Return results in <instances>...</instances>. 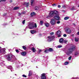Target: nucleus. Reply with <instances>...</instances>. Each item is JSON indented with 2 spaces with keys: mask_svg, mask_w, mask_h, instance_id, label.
<instances>
[{
  "mask_svg": "<svg viewBox=\"0 0 79 79\" xmlns=\"http://www.w3.org/2000/svg\"><path fill=\"white\" fill-rule=\"evenodd\" d=\"M48 50L49 52H53V49H52V48H49Z\"/></svg>",
  "mask_w": 79,
  "mask_h": 79,
  "instance_id": "18",
  "label": "nucleus"
},
{
  "mask_svg": "<svg viewBox=\"0 0 79 79\" xmlns=\"http://www.w3.org/2000/svg\"><path fill=\"white\" fill-rule=\"evenodd\" d=\"M71 10H76V8H75V7L74 6H73L72 8L71 9Z\"/></svg>",
  "mask_w": 79,
  "mask_h": 79,
  "instance_id": "29",
  "label": "nucleus"
},
{
  "mask_svg": "<svg viewBox=\"0 0 79 79\" xmlns=\"http://www.w3.org/2000/svg\"><path fill=\"white\" fill-rule=\"evenodd\" d=\"M43 23H44V22L42 21H41L40 22V23L41 26H42L43 25Z\"/></svg>",
  "mask_w": 79,
  "mask_h": 79,
  "instance_id": "22",
  "label": "nucleus"
},
{
  "mask_svg": "<svg viewBox=\"0 0 79 79\" xmlns=\"http://www.w3.org/2000/svg\"><path fill=\"white\" fill-rule=\"evenodd\" d=\"M31 50L34 53H35V51H36L35 50V48L34 47L32 48Z\"/></svg>",
  "mask_w": 79,
  "mask_h": 79,
  "instance_id": "15",
  "label": "nucleus"
},
{
  "mask_svg": "<svg viewBox=\"0 0 79 79\" xmlns=\"http://www.w3.org/2000/svg\"><path fill=\"white\" fill-rule=\"evenodd\" d=\"M69 64V62H66L64 63V65H67V64Z\"/></svg>",
  "mask_w": 79,
  "mask_h": 79,
  "instance_id": "27",
  "label": "nucleus"
},
{
  "mask_svg": "<svg viewBox=\"0 0 79 79\" xmlns=\"http://www.w3.org/2000/svg\"><path fill=\"white\" fill-rule=\"evenodd\" d=\"M19 9V7H15L14 8V10H18Z\"/></svg>",
  "mask_w": 79,
  "mask_h": 79,
  "instance_id": "21",
  "label": "nucleus"
},
{
  "mask_svg": "<svg viewBox=\"0 0 79 79\" xmlns=\"http://www.w3.org/2000/svg\"><path fill=\"white\" fill-rule=\"evenodd\" d=\"M49 17H53L56 20H59V12L56 10H52L49 13Z\"/></svg>",
  "mask_w": 79,
  "mask_h": 79,
  "instance_id": "1",
  "label": "nucleus"
},
{
  "mask_svg": "<svg viewBox=\"0 0 79 79\" xmlns=\"http://www.w3.org/2000/svg\"><path fill=\"white\" fill-rule=\"evenodd\" d=\"M45 26L46 27H48L49 26V23H45Z\"/></svg>",
  "mask_w": 79,
  "mask_h": 79,
  "instance_id": "20",
  "label": "nucleus"
},
{
  "mask_svg": "<svg viewBox=\"0 0 79 79\" xmlns=\"http://www.w3.org/2000/svg\"><path fill=\"white\" fill-rule=\"evenodd\" d=\"M53 34H54V33L53 32H52L50 33V35H53Z\"/></svg>",
  "mask_w": 79,
  "mask_h": 79,
  "instance_id": "38",
  "label": "nucleus"
},
{
  "mask_svg": "<svg viewBox=\"0 0 79 79\" xmlns=\"http://www.w3.org/2000/svg\"><path fill=\"white\" fill-rule=\"evenodd\" d=\"M48 52H49V51H48V49H46L44 51V52L46 53H48Z\"/></svg>",
  "mask_w": 79,
  "mask_h": 79,
  "instance_id": "25",
  "label": "nucleus"
},
{
  "mask_svg": "<svg viewBox=\"0 0 79 79\" xmlns=\"http://www.w3.org/2000/svg\"><path fill=\"white\" fill-rule=\"evenodd\" d=\"M69 60H71V56H70L69 57Z\"/></svg>",
  "mask_w": 79,
  "mask_h": 79,
  "instance_id": "37",
  "label": "nucleus"
},
{
  "mask_svg": "<svg viewBox=\"0 0 79 79\" xmlns=\"http://www.w3.org/2000/svg\"><path fill=\"white\" fill-rule=\"evenodd\" d=\"M6 15V14H4L3 15V16H5V15Z\"/></svg>",
  "mask_w": 79,
  "mask_h": 79,
  "instance_id": "49",
  "label": "nucleus"
},
{
  "mask_svg": "<svg viewBox=\"0 0 79 79\" xmlns=\"http://www.w3.org/2000/svg\"><path fill=\"white\" fill-rule=\"evenodd\" d=\"M57 24H60V21H58L57 22Z\"/></svg>",
  "mask_w": 79,
  "mask_h": 79,
  "instance_id": "42",
  "label": "nucleus"
},
{
  "mask_svg": "<svg viewBox=\"0 0 79 79\" xmlns=\"http://www.w3.org/2000/svg\"><path fill=\"white\" fill-rule=\"evenodd\" d=\"M35 27H37V24L35 23Z\"/></svg>",
  "mask_w": 79,
  "mask_h": 79,
  "instance_id": "39",
  "label": "nucleus"
},
{
  "mask_svg": "<svg viewBox=\"0 0 79 79\" xmlns=\"http://www.w3.org/2000/svg\"><path fill=\"white\" fill-rule=\"evenodd\" d=\"M2 64L3 65H2V66H3V65H5V64L3 63Z\"/></svg>",
  "mask_w": 79,
  "mask_h": 79,
  "instance_id": "50",
  "label": "nucleus"
},
{
  "mask_svg": "<svg viewBox=\"0 0 79 79\" xmlns=\"http://www.w3.org/2000/svg\"><path fill=\"white\" fill-rule=\"evenodd\" d=\"M75 40L76 42H78V40H79V39L78 38H75Z\"/></svg>",
  "mask_w": 79,
  "mask_h": 79,
  "instance_id": "26",
  "label": "nucleus"
},
{
  "mask_svg": "<svg viewBox=\"0 0 79 79\" xmlns=\"http://www.w3.org/2000/svg\"><path fill=\"white\" fill-rule=\"evenodd\" d=\"M35 10H39V7L36 6L35 8Z\"/></svg>",
  "mask_w": 79,
  "mask_h": 79,
  "instance_id": "28",
  "label": "nucleus"
},
{
  "mask_svg": "<svg viewBox=\"0 0 79 79\" xmlns=\"http://www.w3.org/2000/svg\"><path fill=\"white\" fill-rule=\"evenodd\" d=\"M35 15V13L34 12H32L31 14V16H34V15Z\"/></svg>",
  "mask_w": 79,
  "mask_h": 79,
  "instance_id": "19",
  "label": "nucleus"
},
{
  "mask_svg": "<svg viewBox=\"0 0 79 79\" xmlns=\"http://www.w3.org/2000/svg\"><path fill=\"white\" fill-rule=\"evenodd\" d=\"M31 6H33V5H34V0H31Z\"/></svg>",
  "mask_w": 79,
  "mask_h": 79,
  "instance_id": "13",
  "label": "nucleus"
},
{
  "mask_svg": "<svg viewBox=\"0 0 79 79\" xmlns=\"http://www.w3.org/2000/svg\"><path fill=\"white\" fill-rule=\"evenodd\" d=\"M78 7H79V5L78 6Z\"/></svg>",
  "mask_w": 79,
  "mask_h": 79,
  "instance_id": "52",
  "label": "nucleus"
},
{
  "mask_svg": "<svg viewBox=\"0 0 79 79\" xmlns=\"http://www.w3.org/2000/svg\"><path fill=\"white\" fill-rule=\"evenodd\" d=\"M74 50H75V47L73 46L67 50L65 52V53L67 55H69L71 54L72 52H73Z\"/></svg>",
  "mask_w": 79,
  "mask_h": 79,
  "instance_id": "2",
  "label": "nucleus"
},
{
  "mask_svg": "<svg viewBox=\"0 0 79 79\" xmlns=\"http://www.w3.org/2000/svg\"><path fill=\"white\" fill-rule=\"evenodd\" d=\"M23 13H19V16H21L22 14H23Z\"/></svg>",
  "mask_w": 79,
  "mask_h": 79,
  "instance_id": "33",
  "label": "nucleus"
},
{
  "mask_svg": "<svg viewBox=\"0 0 79 79\" xmlns=\"http://www.w3.org/2000/svg\"><path fill=\"white\" fill-rule=\"evenodd\" d=\"M69 17H66L64 18V20H67V19H69Z\"/></svg>",
  "mask_w": 79,
  "mask_h": 79,
  "instance_id": "24",
  "label": "nucleus"
},
{
  "mask_svg": "<svg viewBox=\"0 0 79 79\" xmlns=\"http://www.w3.org/2000/svg\"><path fill=\"white\" fill-rule=\"evenodd\" d=\"M41 52V50H39V53H40Z\"/></svg>",
  "mask_w": 79,
  "mask_h": 79,
  "instance_id": "47",
  "label": "nucleus"
},
{
  "mask_svg": "<svg viewBox=\"0 0 79 79\" xmlns=\"http://www.w3.org/2000/svg\"><path fill=\"white\" fill-rule=\"evenodd\" d=\"M16 52H17V53H18L19 52V50H18L17 49H16L15 50Z\"/></svg>",
  "mask_w": 79,
  "mask_h": 79,
  "instance_id": "40",
  "label": "nucleus"
},
{
  "mask_svg": "<svg viewBox=\"0 0 79 79\" xmlns=\"http://www.w3.org/2000/svg\"><path fill=\"white\" fill-rule=\"evenodd\" d=\"M56 34L58 35V37H61V31L59 30L56 32Z\"/></svg>",
  "mask_w": 79,
  "mask_h": 79,
  "instance_id": "9",
  "label": "nucleus"
},
{
  "mask_svg": "<svg viewBox=\"0 0 79 79\" xmlns=\"http://www.w3.org/2000/svg\"><path fill=\"white\" fill-rule=\"evenodd\" d=\"M30 32L32 34H34V33L35 32V31L34 30H31L30 31Z\"/></svg>",
  "mask_w": 79,
  "mask_h": 79,
  "instance_id": "17",
  "label": "nucleus"
},
{
  "mask_svg": "<svg viewBox=\"0 0 79 79\" xmlns=\"http://www.w3.org/2000/svg\"><path fill=\"white\" fill-rule=\"evenodd\" d=\"M58 8H60V7H61V6H60V5H58Z\"/></svg>",
  "mask_w": 79,
  "mask_h": 79,
  "instance_id": "45",
  "label": "nucleus"
},
{
  "mask_svg": "<svg viewBox=\"0 0 79 79\" xmlns=\"http://www.w3.org/2000/svg\"><path fill=\"white\" fill-rule=\"evenodd\" d=\"M5 2V1H6V0H0V2Z\"/></svg>",
  "mask_w": 79,
  "mask_h": 79,
  "instance_id": "41",
  "label": "nucleus"
},
{
  "mask_svg": "<svg viewBox=\"0 0 79 79\" xmlns=\"http://www.w3.org/2000/svg\"><path fill=\"white\" fill-rule=\"evenodd\" d=\"M74 25H75V24L74 23L73 24Z\"/></svg>",
  "mask_w": 79,
  "mask_h": 79,
  "instance_id": "51",
  "label": "nucleus"
},
{
  "mask_svg": "<svg viewBox=\"0 0 79 79\" xmlns=\"http://www.w3.org/2000/svg\"><path fill=\"white\" fill-rule=\"evenodd\" d=\"M19 66H23V64H19Z\"/></svg>",
  "mask_w": 79,
  "mask_h": 79,
  "instance_id": "31",
  "label": "nucleus"
},
{
  "mask_svg": "<svg viewBox=\"0 0 79 79\" xmlns=\"http://www.w3.org/2000/svg\"><path fill=\"white\" fill-rule=\"evenodd\" d=\"M5 50H6V49L5 48H2L0 47V53L3 52L4 53H6Z\"/></svg>",
  "mask_w": 79,
  "mask_h": 79,
  "instance_id": "8",
  "label": "nucleus"
},
{
  "mask_svg": "<svg viewBox=\"0 0 79 79\" xmlns=\"http://www.w3.org/2000/svg\"><path fill=\"white\" fill-rule=\"evenodd\" d=\"M78 54V53H76V54H75V55H77V54Z\"/></svg>",
  "mask_w": 79,
  "mask_h": 79,
  "instance_id": "48",
  "label": "nucleus"
},
{
  "mask_svg": "<svg viewBox=\"0 0 79 79\" xmlns=\"http://www.w3.org/2000/svg\"><path fill=\"white\" fill-rule=\"evenodd\" d=\"M46 77L45 76V74L43 73L41 74V77L40 79H46Z\"/></svg>",
  "mask_w": 79,
  "mask_h": 79,
  "instance_id": "11",
  "label": "nucleus"
},
{
  "mask_svg": "<svg viewBox=\"0 0 79 79\" xmlns=\"http://www.w3.org/2000/svg\"><path fill=\"white\" fill-rule=\"evenodd\" d=\"M67 42H68V40H64V44H66Z\"/></svg>",
  "mask_w": 79,
  "mask_h": 79,
  "instance_id": "35",
  "label": "nucleus"
},
{
  "mask_svg": "<svg viewBox=\"0 0 79 79\" xmlns=\"http://www.w3.org/2000/svg\"><path fill=\"white\" fill-rule=\"evenodd\" d=\"M48 42H51L55 39V36H48Z\"/></svg>",
  "mask_w": 79,
  "mask_h": 79,
  "instance_id": "6",
  "label": "nucleus"
},
{
  "mask_svg": "<svg viewBox=\"0 0 79 79\" xmlns=\"http://www.w3.org/2000/svg\"><path fill=\"white\" fill-rule=\"evenodd\" d=\"M65 6L64 5H63L62 6V8H65Z\"/></svg>",
  "mask_w": 79,
  "mask_h": 79,
  "instance_id": "46",
  "label": "nucleus"
},
{
  "mask_svg": "<svg viewBox=\"0 0 79 79\" xmlns=\"http://www.w3.org/2000/svg\"><path fill=\"white\" fill-rule=\"evenodd\" d=\"M21 55L22 56H26V52H22L21 53Z\"/></svg>",
  "mask_w": 79,
  "mask_h": 79,
  "instance_id": "12",
  "label": "nucleus"
},
{
  "mask_svg": "<svg viewBox=\"0 0 79 79\" xmlns=\"http://www.w3.org/2000/svg\"><path fill=\"white\" fill-rule=\"evenodd\" d=\"M27 28H29L31 29H33L34 28V25L32 23H30L28 26L26 27V29H27Z\"/></svg>",
  "mask_w": 79,
  "mask_h": 79,
  "instance_id": "4",
  "label": "nucleus"
},
{
  "mask_svg": "<svg viewBox=\"0 0 79 79\" xmlns=\"http://www.w3.org/2000/svg\"><path fill=\"white\" fill-rule=\"evenodd\" d=\"M63 36H64V37H66V34H64L63 35Z\"/></svg>",
  "mask_w": 79,
  "mask_h": 79,
  "instance_id": "44",
  "label": "nucleus"
},
{
  "mask_svg": "<svg viewBox=\"0 0 79 79\" xmlns=\"http://www.w3.org/2000/svg\"><path fill=\"white\" fill-rule=\"evenodd\" d=\"M6 68L8 69H10L11 72H12V71H13V67L12 66H7Z\"/></svg>",
  "mask_w": 79,
  "mask_h": 79,
  "instance_id": "10",
  "label": "nucleus"
},
{
  "mask_svg": "<svg viewBox=\"0 0 79 79\" xmlns=\"http://www.w3.org/2000/svg\"><path fill=\"white\" fill-rule=\"evenodd\" d=\"M32 70H30L29 71L28 76H31V75H32Z\"/></svg>",
  "mask_w": 79,
  "mask_h": 79,
  "instance_id": "16",
  "label": "nucleus"
},
{
  "mask_svg": "<svg viewBox=\"0 0 79 79\" xmlns=\"http://www.w3.org/2000/svg\"><path fill=\"white\" fill-rule=\"evenodd\" d=\"M22 76H23L24 77H27V76H26L25 75H22Z\"/></svg>",
  "mask_w": 79,
  "mask_h": 79,
  "instance_id": "36",
  "label": "nucleus"
},
{
  "mask_svg": "<svg viewBox=\"0 0 79 79\" xmlns=\"http://www.w3.org/2000/svg\"><path fill=\"white\" fill-rule=\"evenodd\" d=\"M63 41H64V40L63 38H60L59 40V42L60 43H63Z\"/></svg>",
  "mask_w": 79,
  "mask_h": 79,
  "instance_id": "14",
  "label": "nucleus"
},
{
  "mask_svg": "<svg viewBox=\"0 0 79 79\" xmlns=\"http://www.w3.org/2000/svg\"><path fill=\"white\" fill-rule=\"evenodd\" d=\"M15 76H16V74H15Z\"/></svg>",
  "mask_w": 79,
  "mask_h": 79,
  "instance_id": "53",
  "label": "nucleus"
},
{
  "mask_svg": "<svg viewBox=\"0 0 79 79\" xmlns=\"http://www.w3.org/2000/svg\"><path fill=\"white\" fill-rule=\"evenodd\" d=\"M7 60L8 61H10L11 60L12 58H15V56L12 54H8V56H7Z\"/></svg>",
  "mask_w": 79,
  "mask_h": 79,
  "instance_id": "3",
  "label": "nucleus"
},
{
  "mask_svg": "<svg viewBox=\"0 0 79 79\" xmlns=\"http://www.w3.org/2000/svg\"><path fill=\"white\" fill-rule=\"evenodd\" d=\"M22 23L23 24H24V23H25V20H24L23 21Z\"/></svg>",
  "mask_w": 79,
  "mask_h": 79,
  "instance_id": "34",
  "label": "nucleus"
},
{
  "mask_svg": "<svg viewBox=\"0 0 79 79\" xmlns=\"http://www.w3.org/2000/svg\"><path fill=\"white\" fill-rule=\"evenodd\" d=\"M22 47L23 49L24 50H26V47L25 46H23Z\"/></svg>",
  "mask_w": 79,
  "mask_h": 79,
  "instance_id": "30",
  "label": "nucleus"
},
{
  "mask_svg": "<svg viewBox=\"0 0 79 79\" xmlns=\"http://www.w3.org/2000/svg\"><path fill=\"white\" fill-rule=\"evenodd\" d=\"M24 5H26L27 6H28V5H29V2H25L24 3Z\"/></svg>",
  "mask_w": 79,
  "mask_h": 79,
  "instance_id": "23",
  "label": "nucleus"
},
{
  "mask_svg": "<svg viewBox=\"0 0 79 79\" xmlns=\"http://www.w3.org/2000/svg\"><path fill=\"white\" fill-rule=\"evenodd\" d=\"M52 6H56V4H53L52 5Z\"/></svg>",
  "mask_w": 79,
  "mask_h": 79,
  "instance_id": "43",
  "label": "nucleus"
},
{
  "mask_svg": "<svg viewBox=\"0 0 79 79\" xmlns=\"http://www.w3.org/2000/svg\"><path fill=\"white\" fill-rule=\"evenodd\" d=\"M57 47L58 48H61V47H62V45H58L57 46Z\"/></svg>",
  "mask_w": 79,
  "mask_h": 79,
  "instance_id": "32",
  "label": "nucleus"
},
{
  "mask_svg": "<svg viewBox=\"0 0 79 79\" xmlns=\"http://www.w3.org/2000/svg\"><path fill=\"white\" fill-rule=\"evenodd\" d=\"M65 31L67 33V34H71V29L69 28H66L65 29Z\"/></svg>",
  "mask_w": 79,
  "mask_h": 79,
  "instance_id": "7",
  "label": "nucleus"
},
{
  "mask_svg": "<svg viewBox=\"0 0 79 79\" xmlns=\"http://www.w3.org/2000/svg\"><path fill=\"white\" fill-rule=\"evenodd\" d=\"M50 22L52 26H55L56 24V20L54 19H51Z\"/></svg>",
  "mask_w": 79,
  "mask_h": 79,
  "instance_id": "5",
  "label": "nucleus"
}]
</instances>
